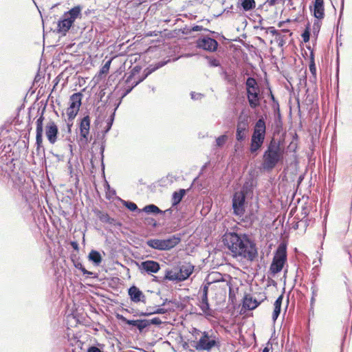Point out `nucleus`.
I'll list each match as a JSON object with an SVG mask.
<instances>
[{"label":"nucleus","mask_w":352,"mask_h":352,"mask_svg":"<svg viewBox=\"0 0 352 352\" xmlns=\"http://www.w3.org/2000/svg\"><path fill=\"white\" fill-rule=\"evenodd\" d=\"M163 241L164 250H170L181 242V234L173 235L168 239H163Z\"/></svg>","instance_id":"21"},{"label":"nucleus","mask_w":352,"mask_h":352,"mask_svg":"<svg viewBox=\"0 0 352 352\" xmlns=\"http://www.w3.org/2000/svg\"><path fill=\"white\" fill-rule=\"evenodd\" d=\"M266 133V122L265 119L261 117L257 120L253 127L249 146L250 154L256 156L263 149Z\"/></svg>","instance_id":"3"},{"label":"nucleus","mask_w":352,"mask_h":352,"mask_svg":"<svg viewBox=\"0 0 352 352\" xmlns=\"http://www.w3.org/2000/svg\"><path fill=\"white\" fill-rule=\"evenodd\" d=\"M88 258L89 260L96 266L100 265L102 260L100 253L95 250H92L89 253Z\"/></svg>","instance_id":"33"},{"label":"nucleus","mask_w":352,"mask_h":352,"mask_svg":"<svg viewBox=\"0 0 352 352\" xmlns=\"http://www.w3.org/2000/svg\"><path fill=\"white\" fill-rule=\"evenodd\" d=\"M190 96H191L192 100H201L202 98V97L204 96V95L200 93H196V92L192 91L190 93Z\"/></svg>","instance_id":"55"},{"label":"nucleus","mask_w":352,"mask_h":352,"mask_svg":"<svg viewBox=\"0 0 352 352\" xmlns=\"http://www.w3.org/2000/svg\"><path fill=\"white\" fill-rule=\"evenodd\" d=\"M200 309L206 315L211 316V309L208 296H201Z\"/></svg>","instance_id":"35"},{"label":"nucleus","mask_w":352,"mask_h":352,"mask_svg":"<svg viewBox=\"0 0 352 352\" xmlns=\"http://www.w3.org/2000/svg\"><path fill=\"white\" fill-rule=\"evenodd\" d=\"M287 262V247L284 244H280L274 256L270 267L269 273L273 276L282 271Z\"/></svg>","instance_id":"6"},{"label":"nucleus","mask_w":352,"mask_h":352,"mask_svg":"<svg viewBox=\"0 0 352 352\" xmlns=\"http://www.w3.org/2000/svg\"><path fill=\"white\" fill-rule=\"evenodd\" d=\"M309 50H310V56H309V71L311 73L312 75L315 76L316 75V66L315 63V58H314V52L311 50V47L309 45L307 47Z\"/></svg>","instance_id":"36"},{"label":"nucleus","mask_w":352,"mask_h":352,"mask_svg":"<svg viewBox=\"0 0 352 352\" xmlns=\"http://www.w3.org/2000/svg\"><path fill=\"white\" fill-rule=\"evenodd\" d=\"M120 104V101H119L116 104V107H115V109L113 110V112L111 113V115L108 118L107 122V125H106V126H105V128H104V129L103 131V135H102V144H101V145L100 146V160H101L102 165V166H104V164H103L104 152L105 142H106L105 135L111 130V129L112 127V125H113V121H114L116 111L117 110V109L118 108Z\"/></svg>","instance_id":"12"},{"label":"nucleus","mask_w":352,"mask_h":352,"mask_svg":"<svg viewBox=\"0 0 352 352\" xmlns=\"http://www.w3.org/2000/svg\"><path fill=\"white\" fill-rule=\"evenodd\" d=\"M241 220L242 222L245 223V226H250L253 224L255 220V215L253 212H250L247 214H243V217H241Z\"/></svg>","instance_id":"37"},{"label":"nucleus","mask_w":352,"mask_h":352,"mask_svg":"<svg viewBox=\"0 0 352 352\" xmlns=\"http://www.w3.org/2000/svg\"><path fill=\"white\" fill-rule=\"evenodd\" d=\"M283 292L276 298L274 303V307H281L283 300Z\"/></svg>","instance_id":"54"},{"label":"nucleus","mask_w":352,"mask_h":352,"mask_svg":"<svg viewBox=\"0 0 352 352\" xmlns=\"http://www.w3.org/2000/svg\"><path fill=\"white\" fill-rule=\"evenodd\" d=\"M227 140H228V136L226 135H221L219 136L216 139L217 146L219 147L223 146L226 144Z\"/></svg>","instance_id":"44"},{"label":"nucleus","mask_w":352,"mask_h":352,"mask_svg":"<svg viewBox=\"0 0 352 352\" xmlns=\"http://www.w3.org/2000/svg\"><path fill=\"white\" fill-rule=\"evenodd\" d=\"M146 245L153 249L165 251L163 239H151L146 241Z\"/></svg>","instance_id":"30"},{"label":"nucleus","mask_w":352,"mask_h":352,"mask_svg":"<svg viewBox=\"0 0 352 352\" xmlns=\"http://www.w3.org/2000/svg\"><path fill=\"white\" fill-rule=\"evenodd\" d=\"M285 149L280 142L272 138L267 144L262 156L261 168L267 172L272 171L284 160Z\"/></svg>","instance_id":"2"},{"label":"nucleus","mask_w":352,"mask_h":352,"mask_svg":"<svg viewBox=\"0 0 352 352\" xmlns=\"http://www.w3.org/2000/svg\"><path fill=\"white\" fill-rule=\"evenodd\" d=\"M91 120L89 116H84L80 122V141L87 144L89 142V134L90 130Z\"/></svg>","instance_id":"14"},{"label":"nucleus","mask_w":352,"mask_h":352,"mask_svg":"<svg viewBox=\"0 0 352 352\" xmlns=\"http://www.w3.org/2000/svg\"><path fill=\"white\" fill-rule=\"evenodd\" d=\"M243 148V143L238 142L234 144V150L236 151L242 150Z\"/></svg>","instance_id":"61"},{"label":"nucleus","mask_w":352,"mask_h":352,"mask_svg":"<svg viewBox=\"0 0 352 352\" xmlns=\"http://www.w3.org/2000/svg\"><path fill=\"white\" fill-rule=\"evenodd\" d=\"M99 220L102 223H109L110 225L120 227L122 223L114 218L111 217L107 213L100 212L98 214Z\"/></svg>","instance_id":"28"},{"label":"nucleus","mask_w":352,"mask_h":352,"mask_svg":"<svg viewBox=\"0 0 352 352\" xmlns=\"http://www.w3.org/2000/svg\"><path fill=\"white\" fill-rule=\"evenodd\" d=\"M250 125L247 116H239L236 127V140L243 143L247 138Z\"/></svg>","instance_id":"9"},{"label":"nucleus","mask_w":352,"mask_h":352,"mask_svg":"<svg viewBox=\"0 0 352 352\" xmlns=\"http://www.w3.org/2000/svg\"><path fill=\"white\" fill-rule=\"evenodd\" d=\"M267 32L275 36L276 41L278 43L279 47H283L285 44V36L281 34L278 30H276L274 27L270 26L267 29Z\"/></svg>","instance_id":"29"},{"label":"nucleus","mask_w":352,"mask_h":352,"mask_svg":"<svg viewBox=\"0 0 352 352\" xmlns=\"http://www.w3.org/2000/svg\"><path fill=\"white\" fill-rule=\"evenodd\" d=\"M123 205L130 211L134 212L138 210V206L131 201H123Z\"/></svg>","instance_id":"41"},{"label":"nucleus","mask_w":352,"mask_h":352,"mask_svg":"<svg viewBox=\"0 0 352 352\" xmlns=\"http://www.w3.org/2000/svg\"><path fill=\"white\" fill-rule=\"evenodd\" d=\"M82 94L80 92L73 94L69 98V107L80 109L82 104Z\"/></svg>","instance_id":"27"},{"label":"nucleus","mask_w":352,"mask_h":352,"mask_svg":"<svg viewBox=\"0 0 352 352\" xmlns=\"http://www.w3.org/2000/svg\"><path fill=\"white\" fill-rule=\"evenodd\" d=\"M58 134V128L56 124L52 120L47 122L45 126V135L50 144H54L57 141Z\"/></svg>","instance_id":"16"},{"label":"nucleus","mask_w":352,"mask_h":352,"mask_svg":"<svg viewBox=\"0 0 352 352\" xmlns=\"http://www.w3.org/2000/svg\"><path fill=\"white\" fill-rule=\"evenodd\" d=\"M148 327L151 324H154V325H156V326H160L162 323L161 319L160 318H158V317L153 318H152L151 320L148 319Z\"/></svg>","instance_id":"49"},{"label":"nucleus","mask_w":352,"mask_h":352,"mask_svg":"<svg viewBox=\"0 0 352 352\" xmlns=\"http://www.w3.org/2000/svg\"><path fill=\"white\" fill-rule=\"evenodd\" d=\"M283 292L276 298L274 303V307H281L283 300Z\"/></svg>","instance_id":"53"},{"label":"nucleus","mask_w":352,"mask_h":352,"mask_svg":"<svg viewBox=\"0 0 352 352\" xmlns=\"http://www.w3.org/2000/svg\"><path fill=\"white\" fill-rule=\"evenodd\" d=\"M186 192L187 190L183 188L174 191L172 194V207L178 206L186 195Z\"/></svg>","instance_id":"26"},{"label":"nucleus","mask_w":352,"mask_h":352,"mask_svg":"<svg viewBox=\"0 0 352 352\" xmlns=\"http://www.w3.org/2000/svg\"><path fill=\"white\" fill-rule=\"evenodd\" d=\"M311 29L309 23L307 24L305 30L301 34L302 38L305 43H307L310 40Z\"/></svg>","instance_id":"40"},{"label":"nucleus","mask_w":352,"mask_h":352,"mask_svg":"<svg viewBox=\"0 0 352 352\" xmlns=\"http://www.w3.org/2000/svg\"><path fill=\"white\" fill-rule=\"evenodd\" d=\"M206 58L208 60V65L211 67H217L220 66L219 60L214 57L206 56Z\"/></svg>","instance_id":"42"},{"label":"nucleus","mask_w":352,"mask_h":352,"mask_svg":"<svg viewBox=\"0 0 352 352\" xmlns=\"http://www.w3.org/2000/svg\"><path fill=\"white\" fill-rule=\"evenodd\" d=\"M142 67L140 65H137L134 66L129 73V75L126 76L125 82L126 84H129L132 81V80L135 79V76L140 73Z\"/></svg>","instance_id":"34"},{"label":"nucleus","mask_w":352,"mask_h":352,"mask_svg":"<svg viewBox=\"0 0 352 352\" xmlns=\"http://www.w3.org/2000/svg\"><path fill=\"white\" fill-rule=\"evenodd\" d=\"M201 336L195 346L197 351H210L215 346H219V340L217 336L211 331H203Z\"/></svg>","instance_id":"7"},{"label":"nucleus","mask_w":352,"mask_h":352,"mask_svg":"<svg viewBox=\"0 0 352 352\" xmlns=\"http://www.w3.org/2000/svg\"><path fill=\"white\" fill-rule=\"evenodd\" d=\"M281 311V307H274V311L272 313V320L275 322L278 318Z\"/></svg>","instance_id":"52"},{"label":"nucleus","mask_w":352,"mask_h":352,"mask_svg":"<svg viewBox=\"0 0 352 352\" xmlns=\"http://www.w3.org/2000/svg\"><path fill=\"white\" fill-rule=\"evenodd\" d=\"M238 6H241L243 11L248 12L255 8L256 2L254 0H239Z\"/></svg>","instance_id":"32"},{"label":"nucleus","mask_w":352,"mask_h":352,"mask_svg":"<svg viewBox=\"0 0 352 352\" xmlns=\"http://www.w3.org/2000/svg\"><path fill=\"white\" fill-rule=\"evenodd\" d=\"M87 352H102V351H101L96 346L92 345L87 349Z\"/></svg>","instance_id":"59"},{"label":"nucleus","mask_w":352,"mask_h":352,"mask_svg":"<svg viewBox=\"0 0 352 352\" xmlns=\"http://www.w3.org/2000/svg\"><path fill=\"white\" fill-rule=\"evenodd\" d=\"M218 46V42L209 36H201L196 41V47L197 48L210 52H216Z\"/></svg>","instance_id":"10"},{"label":"nucleus","mask_w":352,"mask_h":352,"mask_svg":"<svg viewBox=\"0 0 352 352\" xmlns=\"http://www.w3.org/2000/svg\"><path fill=\"white\" fill-rule=\"evenodd\" d=\"M133 90V87H131L130 85V83L129 84H126L125 82V85L123 88V93L122 94V97L120 99L119 101H120V102H122V99L123 98H124L125 96H126L131 91Z\"/></svg>","instance_id":"46"},{"label":"nucleus","mask_w":352,"mask_h":352,"mask_svg":"<svg viewBox=\"0 0 352 352\" xmlns=\"http://www.w3.org/2000/svg\"><path fill=\"white\" fill-rule=\"evenodd\" d=\"M210 284V283H208L207 284H206L201 287V291H202L201 296H208V289H209Z\"/></svg>","instance_id":"56"},{"label":"nucleus","mask_w":352,"mask_h":352,"mask_svg":"<svg viewBox=\"0 0 352 352\" xmlns=\"http://www.w3.org/2000/svg\"><path fill=\"white\" fill-rule=\"evenodd\" d=\"M143 222L146 226H151L153 228H156L160 226L159 223L154 218L150 217H145Z\"/></svg>","instance_id":"39"},{"label":"nucleus","mask_w":352,"mask_h":352,"mask_svg":"<svg viewBox=\"0 0 352 352\" xmlns=\"http://www.w3.org/2000/svg\"><path fill=\"white\" fill-rule=\"evenodd\" d=\"M142 74L144 76V78H147L149 75L151 74V72L149 71V69L146 67L144 69Z\"/></svg>","instance_id":"63"},{"label":"nucleus","mask_w":352,"mask_h":352,"mask_svg":"<svg viewBox=\"0 0 352 352\" xmlns=\"http://www.w3.org/2000/svg\"><path fill=\"white\" fill-rule=\"evenodd\" d=\"M169 309L161 307H148L146 311H136L134 316L146 317L154 314H165L168 313Z\"/></svg>","instance_id":"18"},{"label":"nucleus","mask_w":352,"mask_h":352,"mask_svg":"<svg viewBox=\"0 0 352 352\" xmlns=\"http://www.w3.org/2000/svg\"><path fill=\"white\" fill-rule=\"evenodd\" d=\"M246 206V197L241 193L234 192L232 199L233 214L238 217H243L245 212Z\"/></svg>","instance_id":"8"},{"label":"nucleus","mask_w":352,"mask_h":352,"mask_svg":"<svg viewBox=\"0 0 352 352\" xmlns=\"http://www.w3.org/2000/svg\"><path fill=\"white\" fill-rule=\"evenodd\" d=\"M223 242L234 257L241 256L253 261L258 256L256 244L247 234L226 232Z\"/></svg>","instance_id":"1"},{"label":"nucleus","mask_w":352,"mask_h":352,"mask_svg":"<svg viewBox=\"0 0 352 352\" xmlns=\"http://www.w3.org/2000/svg\"><path fill=\"white\" fill-rule=\"evenodd\" d=\"M148 319L131 320L129 322V325L135 327L142 333L145 329L148 327Z\"/></svg>","instance_id":"24"},{"label":"nucleus","mask_w":352,"mask_h":352,"mask_svg":"<svg viewBox=\"0 0 352 352\" xmlns=\"http://www.w3.org/2000/svg\"><path fill=\"white\" fill-rule=\"evenodd\" d=\"M170 61V59L167 60H162V61H159L156 63H155L154 65H150L147 67V68L149 69V71L151 72V74L154 72H155L156 70H157L158 69L164 67V65H166L167 63H168Z\"/></svg>","instance_id":"38"},{"label":"nucleus","mask_w":352,"mask_h":352,"mask_svg":"<svg viewBox=\"0 0 352 352\" xmlns=\"http://www.w3.org/2000/svg\"><path fill=\"white\" fill-rule=\"evenodd\" d=\"M116 318L119 320H121L122 322H124L125 324H128L129 325V319H127L126 318H125L124 316H123L121 314H117L116 315Z\"/></svg>","instance_id":"58"},{"label":"nucleus","mask_w":352,"mask_h":352,"mask_svg":"<svg viewBox=\"0 0 352 352\" xmlns=\"http://www.w3.org/2000/svg\"><path fill=\"white\" fill-rule=\"evenodd\" d=\"M254 187V181L250 178L244 182L241 190L236 192V193H241L247 198L248 196L253 193Z\"/></svg>","instance_id":"25"},{"label":"nucleus","mask_w":352,"mask_h":352,"mask_svg":"<svg viewBox=\"0 0 352 352\" xmlns=\"http://www.w3.org/2000/svg\"><path fill=\"white\" fill-rule=\"evenodd\" d=\"M175 267L181 282L187 280L192 274L194 270V266L189 263L178 265Z\"/></svg>","instance_id":"17"},{"label":"nucleus","mask_w":352,"mask_h":352,"mask_svg":"<svg viewBox=\"0 0 352 352\" xmlns=\"http://www.w3.org/2000/svg\"><path fill=\"white\" fill-rule=\"evenodd\" d=\"M267 89L269 90L268 96L270 98V100H272V102H274L278 101L276 99V98H275V96H274V94H273V92H272V91L271 89V87L268 86L267 87Z\"/></svg>","instance_id":"60"},{"label":"nucleus","mask_w":352,"mask_h":352,"mask_svg":"<svg viewBox=\"0 0 352 352\" xmlns=\"http://www.w3.org/2000/svg\"><path fill=\"white\" fill-rule=\"evenodd\" d=\"M316 282V278L311 280V294H312V296L314 297H316L318 295V289L315 283Z\"/></svg>","instance_id":"51"},{"label":"nucleus","mask_w":352,"mask_h":352,"mask_svg":"<svg viewBox=\"0 0 352 352\" xmlns=\"http://www.w3.org/2000/svg\"><path fill=\"white\" fill-rule=\"evenodd\" d=\"M138 269L142 274L151 275L157 273L160 270V265L157 261L153 260H146L137 263Z\"/></svg>","instance_id":"13"},{"label":"nucleus","mask_w":352,"mask_h":352,"mask_svg":"<svg viewBox=\"0 0 352 352\" xmlns=\"http://www.w3.org/2000/svg\"><path fill=\"white\" fill-rule=\"evenodd\" d=\"M111 63V59L107 60L104 64V65L100 68V69L99 71V74L100 75L107 74L109 72V71Z\"/></svg>","instance_id":"43"},{"label":"nucleus","mask_w":352,"mask_h":352,"mask_svg":"<svg viewBox=\"0 0 352 352\" xmlns=\"http://www.w3.org/2000/svg\"><path fill=\"white\" fill-rule=\"evenodd\" d=\"M82 6L77 5L65 12L57 23V32L65 36L77 19L82 18Z\"/></svg>","instance_id":"4"},{"label":"nucleus","mask_w":352,"mask_h":352,"mask_svg":"<svg viewBox=\"0 0 352 352\" xmlns=\"http://www.w3.org/2000/svg\"><path fill=\"white\" fill-rule=\"evenodd\" d=\"M71 245L72 247L76 250H78L79 249V246H78V243L76 242V241H72L71 242Z\"/></svg>","instance_id":"64"},{"label":"nucleus","mask_w":352,"mask_h":352,"mask_svg":"<svg viewBox=\"0 0 352 352\" xmlns=\"http://www.w3.org/2000/svg\"><path fill=\"white\" fill-rule=\"evenodd\" d=\"M27 127H28V131L30 132V130H32L30 110L29 111V113H28V124Z\"/></svg>","instance_id":"62"},{"label":"nucleus","mask_w":352,"mask_h":352,"mask_svg":"<svg viewBox=\"0 0 352 352\" xmlns=\"http://www.w3.org/2000/svg\"><path fill=\"white\" fill-rule=\"evenodd\" d=\"M272 108L274 113L276 115H277L278 119H280L281 115H280V106H279L278 101H276V102H272Z\"/></svg>","instance_id":"47"},{"label":"nucleus","mask_w":352,"mask_h":352,"mask_svg":"<svg viewBox=\"0 0 352 352\" xmlns=\"http://www.w3.org/2000/svg\"><path fill=\"white\" fill-rule=\"evenodd\" d=\"M261 302L250 295H245L243 300V307L245 309L253 310L259 306Z\"/></svg>","instance_id":"22"},{"label":"nucleus","mask_w":352,"mask_h":352,"mask_svg":"<svg viewBox=\"0 0 352 352\" xmlns=\"http://www.w3.org/2000/svg\"><path fill=\"white\" fill-rule=\"evenodd\" d=\"M168 280L176 283L181 282L180 278L177 274V269L175 267L172 269H166L162 281Z\"/></svg>","instance_id":"23"},{"label":"nucleus","mask_w":352,"mask_h":352,"mask_svg":"<svg viewBox=\"0 0 352 352\" xmlns=\"http://www.w3.org/2000/svg\"><path fill=\"white\" fill-rule=\"evenodd\" d=\"M139 212H144L148 214H154V215H164L167 212H171V209H168L164 211L162 210L159 207L156 205L151 204L146 205L142 210H139Z\"/></svg>","instance_id":"20"},{"label":"nucleus","mask_w":352,"mask_h":352,"mask_svg":"<svg viewBox=\"0 0 352 352\" xmlns=\"http://www.w3.org/2000/svg\"><path fill=\"white\" fill-rule=\"evenodd\" d=\"M222 75L223 76L224 80H227L229 82H231L233 80V77L230 75L226 70L222 71Z\"/></svg>","instance_id":"57"},{"label":"nucleus","mask_w":352,"mask_h":352,"mask_svg":"<svg viewBox=\"0 0 352 352\" xmlns=\"http://www.w3.org/2000/svg\"><path fill=\"white\" fill-rule=\"evenodd\" d=\"M310 10L313 12V15L318 20H321L324 16V0H315L314 8L310 6Z\"/></svg>","instance_id":"19"},{"label":"nucleus","mask_w":352,"mask_h":352,"mask_svg":"<svg viewBox=\"0 0 352 352\" xmlns=\"http://www.w3.org/2000/svg\"><path fill=\"white\" fill-rule=\"evenodd\" d=\"M128 295L129 296V299L132 302L139 303L143 302L146 303V297L144 294V293L136 285H131L127 290Z\"/></svg>","instance_id":"15"},{"label":"nucleus","mask_w":352,"mask_h":352,"mask_svg":"<svg viewBox=\"0 0 352 352\" xmlns=\"http://www.w3.org/2000/svg\"><path fill=\"white\" fill-rule=\"evenodd\" d=\"M45 111V107H44L40 112V109H38V113L40 114L39 117L36 121V149L39 150L42 148L43 143V121L45 120L44 113Z\"/></svg>","instance_id":"11"},{"label":"nucleus","mask_w":352,"mask_h":352,"mask_svg":"<svg viewBox=\"0 0 352 352\" xmlns=\"http://www.w3.org/2000/svg\"><path fill=\"white\" fill-rule=\"evenodd\" d=\"M79 109H71V107H68L67 109V115L68 117V122L67 125V133L69 134L71 133V128L72 126V121L78 114Z\"/></svg>","instance_id":"31"},{"label":"nucleus","mask_w":352,"mask_h":352,"mask_svg":"<svg viewBox=\"0 0 352 352\" xmlns=\"http://www.w3.org/2000/svg\"><path fill=\"white\" fill-rule=\"evenodd\" d=\"M75 267L79 270H80L82 272L83 275L88 276L89 275L93 274L91 272L87 270L85 267L83 266V265L80 263L75 264Z\"/></svg>","instance_id":"48"},{"label":"nucleus","mask_w":352,"mask_h":352,"mask_svg":"<svg viewBox=\"0 0 352 352\" xmlns=\"http://www.w3.org/2000/svg\"><path fill=\"white\" fill-rule=\"evenodd\" d=\"M201 30H204V31H208V32H211L212 34H214L215 32H213V31H210L206 28H203V26L201 25H193L191 29H190V32H198V31H201Z\"/></svg>","instance_id":"50"},{"label":"nucleus","mask_w":352,"mask_h":352,"mask_svg":"<svg viewBox=\"0 0 352 352\" xmlns=\"http://www.w3.org/2000/svg\"><path fill=\"white\" fill-rule=\"evenodd\" d=\"M320 27H321V22L320 21V20H318V19L316 20L313 24V29H312L313 34L316 36H318L320 30Z\"/></svg>","instance_id":"45"},{"label":"nucleus","mask_w":352,"mask_h":352,"mask_svg":"<svg viewBox=\"0 0 352 352\" xmlns=\"http://www.w3.org/2000/svg\"><path fill=\"white\" fill-rule=\"evenodd\" d=\"M247 99L250 107L255 109L260 107L262 96L257 81L253 77H248L245 81Z\"/></svg>","instance_id":"5"}]
</instances>
